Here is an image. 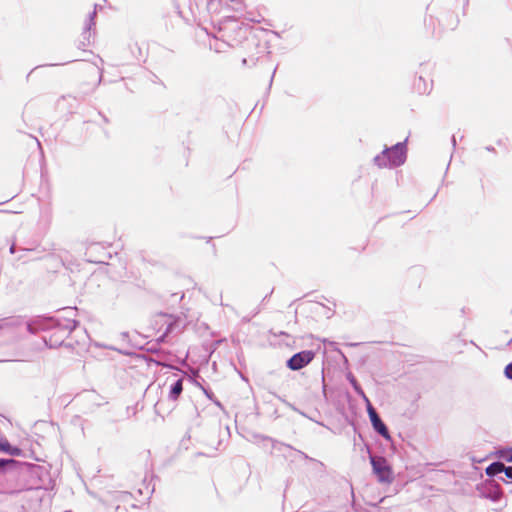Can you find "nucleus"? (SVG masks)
I'll list each match as a JSON object with an SVG mask.
<instances>
[{
  "label": "nucleus",
  "instance_id": "1",
  "mask_svg": "<svg viewBox=\"0 0 512 512\" xmlns=\"http://www.w3.org/2000/svg\"><path fill=\"white\" fill-rule=\"evenodd\" d=\"M79 321L59 316L39 315L26 322V329L30 334L36 335L39 332H51L49 336H43L42 340L50 349L61 346L72 347L66 344L65 339L79 326Z\"/></svg>",
  "mask_w": 512,
  "mask_h": 512
},
{
  "label": "nucleus",
  "instance_id": "2",
  "mask_svg": "<svg viewBox=\"0 0 512 512\" xmlns=\"http://www.w3.org/2000/svg\"><path fill=\"white\" fill-rule=\"evenodd\" d=\"M407 141L398 142L391 147L385 146L381 153L373 158V163L378 168H397L402 166L407 159Z\"/></svg>",
  "mask_w": 512,
  "mask_h": 512
},
{
  "label": "nucleus",
  "instance_id": "3",
  "mask_svg": "<svg viewBox=\"0 0 512 512\" xmlns=\"http://www.w3.org/2000/svg\"><path fill=\"white\" fill-rule=\"evenodd\" d=\"M367 452L369 453V461L372 467V472L378 482L383 484H390L394 480V473L392 466L388 460L383 456H377L371 453L370 446L365 444Z\"/></svg>",
  "mask_w": 512,
  "mask_h": 512
},
{
  "label": "nucleus",
  "instance_id": "4",
  "mask_svg": "<svg viewBox=\"0 0 512 512\" xmlns=\"http://www.w3.org/2000/svg\"><path fill=\"white\" fill-rule=\"evenodd\" d=\"M256 438H259L264 442H270L272 449L279 452L285 459L290 460V462H296L298 460L316 461L314 458L309 457L303 451L297 450L291 445L280 442L269 436L257 435Z\"/></svg>",
  "mask_w": 512,
  "mask_h": 512
},
{
  "label": "nucleus",
  "instance_id": "5",
  "mask_svg": "<svg viewBox=\"0 0 512 512\" xmlns=\"http://www.w3.org/2000/svg\"><path fill=\"white\" fill-rule=\"evenodd\" d=\"M315 356L316 352L313 350L299 351L286 360V367L292 371H299L309 365Z\"/></svg>",
  "mask_w": 512,
  "mask_h": 512
},
{
  "label": "nucleus",
  "instance_id": "6",
  "mask_svg": "<svg viewBox=\"0 0 512 512\" xmlns=\"http://www.w3.org/2000/svg\"><path fill=\"white\" fill-rule=\"evenodd\" d=\"M246 45L247 47L256 48L257 52L256 54H250L248 57H244L242 59L243 66L253 67L256 65L257 61L262 55L269 53L267 43H260V41L255 36L247 38Z\"/></svg>",
  "mask_w": 512,
  "mask_h": 512
},
{
  "label": "nucleus",
  "instance_id": "7",
  "mask_svg": "<svg viewBox=\"0 0 512 512\" xmlns=\"http://www.w3.org/2000/svg\"><path fill=\"white\" fill-rule=\"evenodd\" d=\"M366 411L372 425L373 430L382 436L385 440H391L390 431L385 422L380 417L379 413L373 407L372 403L366 405Z\"/></svg>",
  "mask_w": 512,
  "mask_h": 512
},
{
  "label": "nucleus",
  "instance_id": "8",
  "mask_svg": "<svg viewBox=\"0 0 512 512\" xmlns=\"http://www.w3.org/2000/svg\"><path fill=\"white\" fill-rule=\"evenodd\" d=\"M85 255L91 263H106V260L111 258V254L99 243L88 246Z\"/></svg>",
  "mask_w": 512,
  "mask_h": 512
},
{
  "label": "nucleus",
  "instance_id": "9",
  "mask_svg": "<svg viewBox=\"0 0 512 512\" xmlns=\"http://www.w3.org/2000/svg\"><path fill=\"white\" fill-rule=\"evenodd\" d=\"M160 317L164 319V324L166 325V328L163 335L160 336L159 341H162L163 338L169 334L180 332L182 330V328L180 327L182 323V318L180 316L161 313Z\"/></svg>",
  "mask_w": 512,
  "mask_h": 512
},
{
  "label": "nucleus",
  "instance_id": "10",
  "mask_svg": "<svg viewBox=\"0 0 512 512\" xmlns=\"http://www.w3.org/2000/svg\"><path fill=\"white\" fill-rule=\"evenodd\" d=\"M505 463L502 461H494L489 464L486 469V475L489 478H497L500 481H505L504 476L502 475Z\"/></svg>",
  "mask_w": 512,
  "mask_h": 512
},
{
  "label": "nucleus",
  "instance_id": "11",
  "mask_svg": "<svg viewBox=\"0 0 512 512\" xmlns=\"http://www.w3.org/2000/svg\"><path fill=\"white\" fill-rule=\"evenodd\" d=\"M438 21L445 28L454 30L459 24V17L458 15H455L454 12H446L440 14V16L438 17Z\"/></svg>",
  "mask_w": 512,
  "mask_h": 512
},
{
  "label": "nucleus",
  "instance_id": "12",
  "mask_svg": "<svg viewBox=\"0 0 512 512\" xmlns=\"http://www.w3.org/2000/svg\"><path fill=\"white\" fill-rule=\"evenodd\" d=\"M0 452L6 453L13 457L23 455V450L15 445H12L6 438L0 439Z\"/></svg>",
  "mask_w": 512,
  "mask_h": 512
},
{
  "label": "nucleus",
  "instance_id": "13",
  "mask_svg": "<svg viewBox=\"0 0 512 512\" xmlns=\"http://www.w3.org/2000/svg\"><path fill=\"white\" fill-rule=\"evenodd\" d=\"M347 380L349 381V383L351 384L353 390L355 391V393L360 396L366 405L370 404V400L369 398L366 396L364 390L362 389L361 385L359 384V382L357 381V379L355 378V376L352 374V373H349L347 375Z\"/></svg>",
  "mask_w": 512,
  "mask_h": 512
},
{
  "label": "nucleus",
  "instance_id": "14",
  "mask_svg": "<svg viewBox=\"0 0 512 512\" xmlns=\"http://www.w3.org/2000/svg\"><path fill=\"white\" fill-rule=\"evenodd\" d=\"M183 391V379L179 378L175 380L169 388L168 398L172 401H177Z\"/></svg>",
  "mask_w": 512,
  "mask_h": 512
},
{
  "label": "nucleus",
  "instance_id": "15",
  "mask_svg": "<svg viewBox=\"0 0 512 512\" xmlns=\"http://www.w3.org/2000/svg\"><path fill=\"white\" fill-rule=\"evenodd\" d=\"M431 89H432L431 84H429L422 76H419L417 79H415L414 90L419 95L428 94V93H430Z\"/></svg>",
  "mask_w": 512,
  "mask_h": 512
},
{
  "label": "nucleus",
  "instance_id": "16",
  "mask_svg": "<svg viewBox=\"0 0 512 512\" xmlns=\"http://www.w3.org/2000/svg\"><path fill=\"white\" fill-rule=\"evenodd\" d=\"M97 7H98V5L95 4L94 11L89 13L88 18L85 22V26L83 28V36L85 39H86V36L91 37V29L96 24L95 19H96V14H97V12H96Z\"/></svg>",
  "mask_w": 512,
  "mask_h": 512
},
{
  "label": "nucleus",
  "instance_id": "17",
  "mask_svg": "<svg viewBox=\"0 0 512 512\" xmlns=\"http://www.w3.org/2000/svg\"><path fill=\"white\" fill-rule=\"evenodd\" d=\"M20 462L13 458H0V474H4L16 468Z\"/></svg>",
  "mask_w": 512,
  "mask_h": 512
},
{
  "label": "nucleus",
  "instance_id": "18",
  "mask_svg": "<svg viewBox=\"0 0 512 512\" xmlns=\"http://www.w3.org/2000/svg\"><path fill=\"white\" fill-rule=\"evenodd\" d=\"M22 324L21 317H7L0 319V330L5 328H13Z\"/></svg>",
  "mask_w": 512,
  "mask_h": 512
},
{
  "label": "nucleus",
  "instance_id": "19",
  "mask_svg": "<svg viewBox=\"0 0 512 512\" xmlns=\"http://www.w3.org/2000/svg\"><path fill=\"white\" fill-rule=\"evenodd\" d=\"M482 495H483V497H485L493 502H496L501 498L502 493H501V489L497 486V487L487 489L486 491H484L482 493Z\"/></svg>",
  "mask_w": 512,
  "mask_h": 512
},
{
  "label": "nucleus",
  "instance_id": "20",
  "mask_svg": "<svg viewBox=\"0 0 512 512\" xmlns=\"http://www.w3.org/2000/svg\"><path fill=\"white\" fill-rule=\"evenodd\" d=\"M495 454L499 461L512 462V447L500 448Z\"/></svg>",
  "mask_w": 512,
  "mask_h": 512
},
{
  "label": "nucleus",
  "instance_id": "21",
  "mask_svg": "<svg viewBox=\"0 0 512 512\" xmlns=\"http://www.w3.org/2000/svg\"><path fill=\"white\" fill-rule=\"evenodd\" d=\"M502 474H504L505 478L504 483H512V466L505 464Z\"/></svg>",
  "mask_w": 512,
  "mask_h": 512
},
{
  "label": "nucleus",
  "instance_id": "22",
  "mask_svg": "<svg viewBox=\"0 0 512 512\" xmlns=\"http://www.w3.org/2000/svg\"><path fill=\"white\" fill-rule=\"evenodd\" d=\"M33 251L35 250V248H32V247H18L16 242H12L10 248H9V252L11 254H15L17 251Z\"/></svg>",
  "mask_w": 512,
  "mask_h": 512
},
{
  "label": "nucleus",
  "instance_id": "23",
  "mask_svg": "<svg viewBox=\"0 0 512 512\" xmlns=\"http://www.w3.org/2000/svg\"><path fill=\"white\" fill-rule=\"evenodd\" d=\"M91 37H88L86 36V39L84 38L83 36V33L81 34V40H79V43L77 45L78 49H81L83 51H85V48L87 46L90 45L91 41H90Z\"/></svg>",
  "mask_w": 512,
  "mask_h": 512
},
{
  "label": "nucleus",
  "instance_id": "24",
  "mask_svg": "<svg viewBox=\"0 0 512 512\" xmlns=\"http://www.w3.org/2000/svg\"><path fill=\"white\" fill-rule=\"evenodd\" d=\"M61 311L65 314L63 317L59 316L62 319V321H64L65 318L72 319L71 316L75 315V309L74 308L67 307V308H63Z\"/></svg>",
  "mask_w": 512,
  "mask_h": 512
},
{
  "label": "nucleus",
  "instance_id": "25",
  "mask_svg": "<svg viewBox=\"0 0 512 512\" xmlns=\"http://www.w3.org/2000/svg\"><path fill=\"white\" fill-rule=\"evenodd\" d=\"M504 375L507 379L512 380V362L505 366Z\"/></svg>",
  "mask_w": 512,
  "mask_h": 512
},
{
  "label": "nucleus",
  "instance_id": "26",
  "mask_svg": "<svg viewBox=\"0 0 512 512\" xmlns=\"http://www.w3.org/2000/svg\"><path fill=\"white\" fill-rule=\"evenodd\" d=\"M201 390L203 391V393L205 394V396L209 399V400H213L215 398V395L213 393V391L210 389V388H206V387H201Z\"/></svg>",
  "mask_w": 512,
  "mask_h": 512
},
{
  "label": "nucleus",
  "instance_id": "27",
  "mask_svg": "<svg viewBox=\"0 0 512 512\" xmlns=\"http://www.w3.org/2000/svg\"><path fill=\"white\" fill-rule=\"evenodd\" d=\"M457 5H461L463 9V15L466 14V9L469 5V0H457Z\"/></svg>",
  "mask_w": 512,
  "mask_h": 512
},
{
  "label": "nucleus",
  "instance_id": "28",
  "mask_svg": "<svg viewBox=\"0 0 512 512\" xmlns=\"http://www.w3.org/2000/svg\"><path fill=\"white\" fill-rule=\"evenodd\" d=\"M273 292H274V288H272L271 291L263 297V299L261 301V305H263L265 303V301L273 294Z\"/></svg>",
  "mask_w": 512,
  "mask_h": 512
},
{
  "label": "nucleus",
  "instance_id": "29",
  "mask_svg": "<svg viewBox=\"0 0 512 512\" xmlns=\"http://www.w3.org/2000/svg\"><path fill=\"white\" fill-rule=\"evenodd\" d=\"M212 402L221 409H224L222 403L215 397Z\"/></svg>",
  "mask_w": 512,
  "mask_h": 512
},
{
  "label": "nucleus",
  "instance_id": "30",
  "mask_svg": "<svg viewBox=\"0 0 512 512\" xmlns=\"http://www.w3.org/2000/svg\"><path fill=\"white\" fill-rule=\"evenodd\" d=\"M276 69H277V68H275V69L273 70L272 76H271L270 81H269L268 90H270V88H271V86H272L273 79H274V76H275V73H276Z\"/></svg>",
  "mask_w": 512,
  "mask_h": 512
},
{
  "label": "nucleus",
  "instance_id": "31",
  "mask_svg": "<svg viewBox=\"0 0 512 512\" xmlns=\"http://www.w3.org/2000/svg\"><path fill=\"white\" fill-rule=\"evenodd\" d=\"M451 142H452V146L455 148V146H456V137H455V135L452 136Z\"/></svg>",
  "mask_w": 512,
  "mask_h": 512
},
{
  "label": "nucleus",
  "instance_id": "32",
  "mask_svg": "<svg viewBox=\"0 0 512 512\" xmlns=\"http://www.w3.org/2000/svg\"><path fill=\"white\" fill-rule=\"evenodd\" d=\"M485 149L489 152H495V148L493 146H487Z\"/></svg>",
  "mask_w": 512,
  "mask_h": 512
},
{
  "label": "nucleus",
  "instance_id": "33",
  "mask_svg": "<svg viewBox=\"0 0 512 512\" xmlns=\"http://www.w3.org/2000/svg\"><path fill=\"white\" fill-rule=\"evenodd\" d=\"M433 6H434L433 4L428 5V6H427V10H431V9H433Z\"/></svg>",
  "mask_w": 512,
  "mask_h": 512
},
{
  "label": "nucleus",
  "instance_id": "34",
  "mask_svg": "<svg viewBox=\"0 0 512 512\" xmlns=\"http://www.w3.org/2000/svg\"><path fill=\"white\" fill-rule=\"evenodd\" d=\"M195 384H196L200 389H201V387H203V386L201 385V383H199V382H197V381H195Z\"/></svg>",
  "mask_w": 512,
  "mask_h": 512
},
{
  "label": "nucleus",
  "instance_id": "35",
  "mask_svg": "<svg viewBox=\"0 0 512 512\" xmlns=\"http://www.w3.org/2000/svg\"><path fill=\"white\" fill-rule=\"evenodd\" d=\"M261 308L258 307L257 310L255 311L254 315L258 314L260 312Z\"/></svg>",
  "mask_w": 512,
  "mask_h": 512
},
{
  "label": "nucleus",
  "instance_id": "36",
  "mask_svg": "<svg viewBox=\"0 0 512 512\" xmlns=\"http://www.w3.org/2000/svg\"><path fill=\"white\" fill-rule=\"evenodd\" d=\"M149 351H151V352H156V351H157V349H155V348H150V349H149Z\"/></svg>",
  "mask_w": 512,
  "mask_h": 512
},
{
  "label": "nucleus",
  "instance_id": "37",
  "mask_svg": "<svg viewBox=\"0 0 512 512\" xmlns=\"http://www.w3.org/2000/svg\"><path fill=\"white\" fill-rule=\"evenodd\" d=\"M278 400L283 401L284 403L286 402V401H284V400H283V398H281V397H278Z\"/></svg>",
  "mask_w": 512,
  "mask_h": 512
},
{
  "label": "nucleus",
  "instance_id": "38",
  "mask_svg": "<svg viewBox=\"0 0 512 512\" xmlns=\"http://www.w3.org/2000/svg\"><path fill=\"white\" fill-rule=\"evenodd\" d=\"M278 400L283 401L284 403L286 402V401H284V400H283V398H281V397H278Z\"/></svg>",
  "mask_w": 512,
  "mask_h": 512
}]
</instances>
